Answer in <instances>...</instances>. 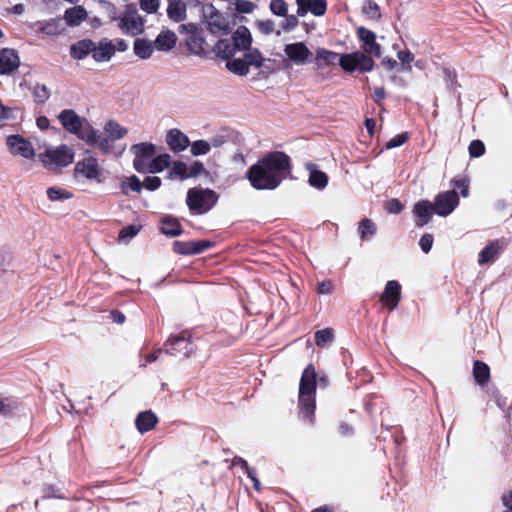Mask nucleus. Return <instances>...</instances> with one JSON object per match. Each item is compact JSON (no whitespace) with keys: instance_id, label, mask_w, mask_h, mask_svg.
<instances>
[{"instance_id":"obj_20","label":"nucleus","mask_w":512,"mask_h":512,"mask_svg":"<svg viewBox=\"0 0 512 512\" xmlns=\"http://www.w3.org/2000/svg\"><path fill=\"white\" fill-rule=\"evenodd\" d=\"M19 56L14 49H3L0 52V75H8L18 69Z\"/></svg>"},{"instance_id":"obj_23","label":"nucleus","mask_w":512,"mask_h":512,"mask_svg":"<svg viewBox=\"0 0 512 512\" xmlns=\"http://www.w3.org/2000/svg\"><path fill=\"white\" fill-rule=\"evenodd\" d=\"M231 41L236 51L249 50L252 45V36L249 29L245 26H239L232 34Z\"/></svg>"},{"instance_id":"obj_33","label":"nucleus","mask_w":512,"mask_h":512,"mask_svg":"<svg viewBox=\"0 0 512 512\" xmlns=\"http://www.w3.org/2000/svg\"><path fill=\"white\" fill-rule=\"evenodd\" d=\"M171 162V157L169 154H161L156 157H152V159L149 161V163L144 168V171L141 173H159L165 170Z\"/></svg>"},{"instance_id":"obj_63","label":"nucleus","mask_w":512,"mask_h":512,"mask_svg":"<svg viewBox=\"0 0 512 512\" xmlns=\"http://www.w3.org/2000/svg\"><path fill=\"white\" fill-rule=\"evenodd\" d=\"M433 240L434 239L432 234L425 233L424 235L421 236L419 240V245L424 253L430 252V250L432 249Z\"/></svg>"},{"instance_id":"obj_48","label":"nucleus","mask_w":512,"mask_h":512,"mask_svg":"<svg viewBox=\"0 0 512 512\" xmlns=\"http://www.w3.org/2000/svg\"><path fill=\"white\" fill-rule=\"evenodd\" d=\"M170 177H177L180 179L188 178V166L182 161H176L173 163L170 169Z\"/></svg>"},{"instance_id":"obj_17","label":"nucleus","mask_w":512,"mask_h":512,"mask_svg":"<svg viewBox=\"0 0 512 512\" xmlns=\"http://www.w3.org/2000/svg\"><path fill=\"white\" fill-rule=\"evenodd\" d=\"M297 16L303 17L308 12L314 16H323L327 11L326 0H296Z\"/></svg>"},{"instance_id":"obj_39","label":"nucleus","mask_w":512,"mask_h":512,"mask_svg":"<svg viewBox=\"0 0 512 512\" xmlns=\"http://www.w3.org/2000/svg\"><path fill=\"white\" fill-rule=\"evenodd\" d=\"M226 68L238 76H246L249 73V68L243 58L229 59L226 61Z\"/></svg>"},{"instance_id":"obj_46","label":"nucleus","mask_w":512,"mask_h":512,"mask_svg":"<svg viewBox=\"0 0 512 512\" xmlns=\"http://www.w3.org/2000/svg\"><path fill=\"white\" fill-rule=\"evenodd\" d=\"M142 187L143 184L141 183L140 179L135 175L130 176L127 179V181L121 183V191L125 195L129 193V190L139 193L141 192Z\"/></svg>"},{"instance_id":"obj_26","label":"nucleus","mask_w":512,"mask_h":512,"mask_svg":"<svg viewBox=\"0 0 512 512\" xmlns=\"http://www.w3.org/2000/svg\"><path fill=\"white\" fill-rule=\"evenodd\" d=\"M94 41L91 39H82L70 46V55L73 59L83 60L88 55L93 56Z\"/></svg>"},{"instance_id":"obj_14","label":"nucleus","mask_w":512,"mask_h":512,"mask_svg":"<svg viewBox=\"0 0 512 512\" xmlns=\"http://www.w3.org/2000/svg\"><path fill=\"white\" fill-rule=\"evenodd\" d=\"M209 240L200 241H174L173 251L179 255H196L212 247Z\"/></svg>"},{"instance_id":"obj_21","label":"nucleus","mask_w":512,"mask_h":512,"mask_svg":"<svg viewBox=\"0 0 512 512\" xmlns=\"http://www.w3.org/2000/svg\"><path fill=\"white\" fill-rule=\"evenodd\" d=\"M166 143L173 152H182L190 145L187 135L177 128L167 131Z\"/></svg>"},{"instance_id":"obj_29","label":"nucleus","mask_w":512,"mask_h":512,"mask_svg":"<svg viewBox=\"0 0 512 512\" xmlns=\"http://www.w3.org/2000/svg\"><path fill=\"white\" fill-rule=\"evenodd\" d=\"M186 4L183 0H168L167 16L174 22H182L186 19Z\"/></svg>"},{"instance_id":"obj_55","label":"nucleus","mask_w":512,"mask_h":512,"mask_svg":"<svg viewBox=\"0 0 512 512\" xmlns=\"http://www.w3.org/2000/svg\"><path fill=\"white\" fill-rule=\"evenodd\" d=\"M270 10L274 15L283 17L286 16L288 7L285 0H272L270 3Z\"/></svg>"},{"instance_id":"obj_8","label":"nucleus","mask_w":512,"mask_h":512,"mask_svg":"<svg viewBox=\"0 0 512 512\" xmlns=\"http://www.w3.org/2000/svg\"><path fill=\"white\" fill-rule=\"evenodd\" d=\"M180 32L187 33V38L185 40L186 47L190 53L201 56L207 53V43L202 34L198 31V28L195 24H182L180 26Z\"/></svg>"},{"instance_id":"obj_34","label":"nucleus","mask_w":512,"mask_h":512,"mask_svg":"<svg viewBox=\"0 0 512 512\" xmlns=\"http://www.w3.org/2000/svg\"><path fill=\"white\" fill-rule=\"evenodd\" d=\"M213 51L217 57L226 61L231 59L237 53L233 45V41H231L230 38L218 40L214 46Z\"/></svg>"},{"instance_id":"obj_24","label":"nucleus","mask_w":512,"mask_h":512,"mask_svg":"<svg viewBox=\"0 0 512 512\" xmlns=\"http://www.w3.org/2000/svg\"><path fill=\"white\" fill-rule=\"evenodd\" d=\"M502 250L503 246L499 240L491 241L480 251L478 255L479 265H485L494 262L499 257Z\"/></svg>"},{"instance_id":"obj_56","label":"nucleus","mask_w":512,"mask_h":512,"mask_svg":"<svg viewBox=\"0 0 512 512\" xmlns=\"http://www.w3.org/2000/svg\"><path fill=\"white\" fill-rule=\"evenodd\" d=\"M468 151L471 157H480L485 153V145L481 140H473L469 144Z\"/></svg>"},{"instance_id":"obj_31","label":"nucleus","mask_w":512,"mask_h":512,"mask_svg":"<svg viewBox=\"0 0 512 512\" xmlns=\"http://www.w3.org/2000/svg\"><path fill=\"white\" fill-rule=\"evenodd\" d=\"M160 231L168 237L180 236L183 233L181 224L171 216H164L160 221Z\"/></svg>"},{"instance_id":"obj_45","label":"nucleus","mask_w":512,"mask_h":512,"mask_svg":"<svg viewBox=\"0 0 512 512\" xmlns=\"http://www.w3.org/2000/svg\"><path fill=\"white\" fill-rule=\"evenodd\" d=\"M314 338H315V343L317 346L324 347L333 341L334 333L331 328H325V329L316 331Z\"/></svg>"},{"instance_id":"obj_3","label":"nucleus","mask_w":512,"mask_h":512,"mask_svg":"<svg viewBox=\"0 0 512 512\" xmlns=\"http://www.w3.org/2000/svg\"><path fill=\"white\" fill-rule=\"evenodd\" d=\"M62 127L85 143L95 142L96 129L84 117H80L73 109H64L58 115Z\"/></svg>"},{"instance_id":"obj_27","label":"nucleus","mask_w":512,"mask_h":512,"mask_svg":"<svg viewBox=\"0 0 512 512\" xmlns=\"http://www.w3.org/2000/svg\"><path fill=\"white\" fill-rule=\"evenodd\" d=\"M158 423V418L151 410L140 412L135 419L137 430L144 434L152 430Z\"/></svg>"},{"instance_id":"obj_22","label":"nucleus","mask_w":512,"mask_h":512,"mask_svg":"<svg viewBox=\"0 0 512 512\" xmlns=\"http://www.w3.org/2000/svg\"><path fill=\"white\" fill-rule=\"evenodd\" d=\"M114 56L112 40L102 38L98 43L94 42L93 60L96 62L109 61Z\"/></svg>"},{"instance_id":"obj_6","label":"nucleus","mask_w":512,"mask_h":512,"mask_svg":"<svg viewBox=\"0 0 512 512\" xmlns=\"http://www.w3.org/2000/svg\"><path fill=\"white\" fill-rule=\"evenodd\" d=\"M39 158L45 167H67L74 160V151L68 145L48 147L39 154Z\"/></svg>"},{"instance_id":"obj_57","label":"nucleus","mask_w":512,"mask_h":512,"mask_svg":"<svg viewBox=\"0 0 512 512\" xmlns=\"http://www.w3.org/2000/svg\"><path fill=\"white\" fill-rule=\"evenodd\" d=\"M139 6L147 14L156 13L160 6V0H139Z\"/></svg>"},{"instance_id":"obj_36","label":"nucleus","mask_w":512,"mask_h":512,"mask_svg":"<svg viewBox=\"0 0 512 512\" xmlns=\"http://www.w3.org/2000/svg\"><path fill=\"white\" fill-rule=\"evenodd\" d=\"M357 232L362 241L371 240L377 232V226L369 218H364L358 223Z\"/></svg>"},{"instance_id":"obj_28","label":"nucleus","mask_w":512,"mask_h":512,"mask_svg":"<svg viewBox=\"0 0 512 512\" xmlns=\"http://www.w3.org/2000/svg\"><path fill=\"white\" fill-rule=\"evenodd\" d=\"M177 42L176 34L171 30H162L156 37L154 43L155 49L158 51H170Z\"/></svg>"},{"instance_id":"obj_53","label":"nucleus","mask_w":512,"mask_h":512,"mask_svg":"<svg viewBox=\"0 0 512 512\" xmlns=\"http://www.w3.org/2000/svg\"><path fill=\"white\" fill-rule=\"evenodd\" d=\"M15 110L0 103V127L8 125L11 121L15 120Z\"/></svg>"},{"instance_id":"obj_4","label":"nucleus","mask_w":512,"mask_h":512,"mask_svg":"<svg viewBox=\"0 0 512 512\" xmlns=\"http://www.w3.org/2000/svg\"><path fill=\"white\" fill-rule=\"evenodd\" d=\"M218 195L211 189L191 188L187 192L186 203L193 215L209 212L217 203Z\"/></svg>"},{"instance_id":"obj_60","label":"nucleus","mask_w":512,"mask_h":512,"mask_svg":"<svg viewBox=\"0 0 512 512\" xmlns=\"http://www.w3.org/2000/svg\"><path fill=\"white\" fill-rule=\"evenodd\" d=\"M385 209L390 214H399L403 210V204L399 199L393 198L386 202Z\"/></svg>"},{"instance_id":"obj_30","label":"nucleus","mask_w":512,"mask_h":512,"mask_svg":"<svg viewBox=\"0 0 512 512\" xmlns=\"http://www.w3.org/2000/svg\"><path fill=\"white\" fill-rule=\"evenodd\" d=\"M154 49V43L145 38H136L133 44L134 54L142 60L149 59L152 56Z\"/></svg>"},{"instance_id":"obj_37","label":"nucleus","mask_w":512,"mask_h":512,"mask_svg":"<svg viewBox=\"0 0 512 512\" xmlns=\"http://www.w3.org/2000/svg\"><path fill=\"white\" fill-rule=\"evenodd\" d=\"M473 376L477 384L485 385L490 378L489 366L479 360H476L473 365Z\"/></svg>"},{"instance_id":"obj_12","label":"nucleus","mask_w":512,"mask_h":512,"mask_svg":"<svg viewBox=\"0 0 512 512\" xmlns=\"http://www.w3.org/2000/svg\"><path fill=\"white\" fill-rule=\"evenodd\" d=\"M135 157L133 160L134 169L141 173L156 153V146L152 143L142 142L131 147Z\"/></svg>"},{"instance_id":"obj_9","label":"nucleus","mask_w":512,"mask_h":512,"mask_svg":"<svg viewBox=\"0 0 512 512\" xmlns=\"http://www.w3.org/2000/svg\"><path fill=\"white\" fill-rule=\"evenodd\" d=\"M459 196L455 190L439 193L435 196L433 206L435 213L441 217H447L459 205Z\"/></svg>"},{"instance_id":"obj_58","label":"nucleus","mask_w":512,"mask_h":512,"mask_svg":"<svg viewBox=\"0 0 512 512\" xmlns=\"http://www.w3.org/2000/svg\"><path fill=\"white\" fill-rule=\"evenodd\" d=\"M408 133L403 132L392 137L386 144L387 150L402 146L408 140Z\"/></svg>"},{"instance_id":"obj_50","label":"nucleus","mask_w":512,"mask_h":512,"mask_svg":"<svg viewBox=\"0 0 512 512\" xmlns=\"http://www.w3.org/2000/svg\"><path fill=\"white\" fill-rule=\"evenodd\" d=\"M140 226L136 225H128L124 228H122L118 234V240L120 242H127L131 240L133 237H135L138 232L140 231Z\"/></svg>"},{"instance_id":"obj_41","label":"nucleus","mask_w":512,"mask_h":512,"mask_svg":"<svg viewBox=\"0 0 512 512\" xmlns=\"http://www.w3.org/2000/svg\"><path fill=\"white\" fill-rule=\"evenodd\" d=\"M339 57L340 55L338 53L325 48H319L316 50V61L318 66H321L322 62L325 64H333Z\"/></svg>"},{"instance_id":"obj_43","label":"nucleus","mask_w":512,"mask_h":512,"mask_svg":"<svg viewBox=\"0 0 512 512\" xmlns=\"http://www.w3.org/2000/svg\"><path fill=\"white\" fill-rule=\"evenodd\" d=\"M363 14L371 20H380L381 12L379 5L373 0H365L362 7Z\"/></svg>"},{"instance_id":"obj_5","label":"nucleus","mask_w":512,"mask_h":512,"mask_svg":"<svg viewBox=\"0 0 512 512\" xmlns=\"http://www.w3.org/2000/svg\"><path fill=\"white\" fill-rule=\"evenodd\" d=\"M163 349L170 356L189 358L196 351V346L192 341L191 333L182 331L179 334L171 335L164 342Z\"/></svg>"},{"instance_id":"obj_59","label":"nucleus","mask_w":512,"mask_h":512,"mask_svg":"<svg viewBox=\"0 0 512 512\" xmlns=\"http://www.w3.org/2000/svg\"><path fill=\"white\" fill-rule=\"evenodd\" d=\"M95 142L93 143H86L87 145L89 146H98V148L100 150H102L103 152L107 153L110 149V143H109V138H104L102 137V135L100 134L99 130L96 129V136H95Z\"/></svg>"},{"instance_id":"obj_64","label":"nucleus","mask_w":512,"mask_h":512,"mask_svg":"<svg viewBox=\"0 0 512 512\" xmlns=\"http://www.w3.org/2000/svg\"><path fill=\"white\" fill-rule=\"evenodd\" d=\"M16 408L15 402L5 399H0V414L3 416H9L13 413Z\"/></svg>"},{"instance_id":"obj_10","label":"nucleus","mask_w":512,"mask_h":512,"mask_svg":"<svg viewBox=\"0 0 512 512\" xmlns=\"http://www.w3.org/2000/svg\"><path fill=\"white\" fill-rule=\"evenodd\" d=\"M208 30L213 33H228L229 26L223 15L212 5L206 4L202 8Z\"/></svg>"},{"instance_id":"obj_18","label":"nucleus","mask_w":512,"mask_h":512,"mask_svg":"<svg viewBox=\"0 0 512 512\" xmlns=\"http://www.w3.org/2000/svg\"><path fill=\"white\" fill-rule=\"evenodd\" d=\"M357 34L359 39L362 41V49L364 52L370 55H374L376 57H379L381 55V47L376 42V34L365 28V27H359L357 29Z\"/></svg>"},{"instance_id":"obj_51","label":"nucleus","mask_w":512,"mask_h":512,"mask_svg":"<svg viewBox=\"0 0 512 512\" xmlns=\"http://www.w3.org/2000/svg\"><path fill=\"white\" fill-rule=\"evenodd\" d=\"M39 31L46 35L54 36L60 33V26L58 21L50 19L41 24Z\"/></svg>"},{"instance_id":"obj_15","label":"nucleus","mask_w":512,"mask_h":512,"mask_svg":"<svg viewBox=\"0 0 512 512\" xmlns=\"http://www.w3.org/2000/svg\"><path fill=\"white\" fill-rule=\"evenodd\" d=\"M401 300V285L396 280H390L386 283L384 291L380 296V301L389 311L397 308Z\"/></svg>"},{"instance_id":"obj_35","label":"nucleus","mask_w":512,"mask_h":512,"mask_svg":"<svg viewBox=\"0 0 512 512\" xmlns=\"http://www.w3.org/2000/svg\"><path fill=\"white\" fill-rule=\"evenodd\" d=\"M103 129L111 141L120 140L128 133V130L115 120H108Z\"/></svg>"},{"instance_id":"obj_49","label":"nucleus","mask_w":512,"mask_h":512,"mask_svg":"<svg viewBox=\"0 0 512 512\" xmlns=\"http://www.w3.org/2000/svg\"><path fill=\"white\" fill-rule=\"evenodd\" d=\"M190 151L193 156L206 155L210 151V143L207 140H196L191 144Z\"/></svg>"},{"instance_id":"obj_62","label":"nucleus","mask_w":512,"mask_h":512,"mask_svg":"<svg viewBox=\"0 0 512 512\" xmlns=\"http://www.w3.org/2000/svg\"><path fill=\"white\" fill-rule=\"evenodd\" d=\"M143 186L149 191H155L161 186V179L158 176H147Z\"/></svg>"},{"instance_id":"obj_40","label":"nucleus","mask_w":512,"mask_h":512,"mask_svg":"<svg viewBox=\"0 0 512 512\" xmlns=\"http://www.w3.org/2000/svg\"><path fill=\"white\" fill-rule=\"evenodd\" d=\"M356 57L357 70L359 72H370L374 69V60L370 55H367L366 52L357 51Z\"/></svg>"},{"instance_id":"obj_32","label":"nucleus","mask_w":512,"mask_h":512,"mask_svg":"<svg viewBox=\"0 0 512 512\" xmlns=\"http://www.w3.org/2000/svg\"><path fill=\"white\" fill-rule=\"evenodd\" d=\"M87 18V11L83 6H74L64 13L66 24L71 27L79 26Z\"/></svg>"},{"instance_id":"obj_52","label":"nucleus","mask_w":512,"mask_h":512,"mask_svg":"<svg viewBox=\"0 0 512 512\" xmlns=\"http://www.w3.org/2000/svg\"><path fill=\"white\" fill-rule=\"evenodd\" d=\"M442 71H443V76H444L446 86L449 89L455 91L456 88L458 87L457 75H456L455 70H453L449 67H443Z\"/></svg>"},{"instance_id":"obj_13","label":"nucleus","mask_w":512,"mask_h":512,"mask_svg":"<svg viewBox=\"0 0 512 512\" xmlns=\"http://www.w3.org/2000/svg\"><path fill=\"white\" fill-rule=\"evenodd\" d=\"M6 144L13 155L21 156L26 159H31L35 155L30 141L21 135L16 134L8 136Z\"/></svg>"},{"instance_id":"obj_16","label":"nucleus","mask_w":512,"mask_h":512,"mask_svg":"<svg viewBox=\"0 0 512 512\" xmlns=\"http://www.w3.org/2000/svg\"><path fill=\"white\" fill-rule=\"evenodd\" d=\"M284 53L296 65L305 64L312 56V52L303 42L286 44Z\"/></svg>"},{"instance_id":"obj_44","label":"nucleus","mask_w":512,"mask_h":512,"mask_svg":"<svg viewBox=\"0 0 512 512\" xmlns=\"http://www.w3.org/2000/svg\"><path fill=\"white\" fill-rule=\"evenodd\" d=\"M356 52L348 53V54H342L339 57V65L340 67L349 73H352L357 70V64H356Z\"/></svg>"},{"instance_id":"obj_47","label":"nucleus","mask_w":512,"mask_h":512,"mask_svg":"<svg viewBox=\"0 0 512 512\" xmlns=\"http://www.w3.org/2000/svg\"><path fill=\"white\" fill-rule=\"evenodd\" d=\"M47 196L51 201H63L70 199L72 194L69 191L59 187H50L47 189Z\"/></svg>"},{"instance_id":"obj_19","label":"nucleus","mask_w":512,"mask_h":512,"mask_svg":"<svg viewBox=\"0 0 512 512\" xmlns=\"http://www.w3.org/2000/svg\"><path fill=\"white\" fill-rule=\"evenodd\" d=\"M435 212L433 203L428 200H421L413 207V214L415 216V225L419 228L428 224Z\"/></svg>"},{"instance_id":"obj_7","label":"nucleus","mask_w":512,"mask_h":512,"mask_svg":"<svg viewBox=\"0 0 512 512\" xmlns=\"http://www.w3.org/2000/svg\"><path fill=\"white\" fill-rule=\"evenodd\" d=\"M74 175L75 178H83L97 183H103L105 180L98 161L93 156L78 161L74 167Z\"/></svg>"},{"instance_id":"obj_11","label":"nucleus","mask_w":512,"mask_h":512,"mask_svg":"<svg viewBox=\"0 0 512 512\" xmlns=\"http://www.w3.org/2000/svg\"><path fill=\"white\" fill-rule=\"evenodd\" d=\"M144 23V18L138 14L136 9H132L127 10L120 18L119 28L124 34L136 36L144 31Z\"/></svg>"},{"instance_id":"obj_25","label":"nucleus","mask_w":512,"mask_h":512,"mask_svg":"<svg viewBox=\"0 0 512 512\" xmlns=\"http://www.w3.org/2000/svg\"><path fill=\"white\" fill-rule=\"evenodd\" d=\"M306 169L309 171L308 183L311 187L323 190L328 184V176L325 172L318 169V165L307 163Z\"/></svg>"},{"instance_id":"obj_54","label":"nucleus","mask_w":512,"mask_h":512,"mask_svg":"<svg viewBox=\"0 0 512 512\" xmlns=\"http://www.w3.org/2000/svg\"><path fill=\"white\" fill-rule=\"evenodd\" d=\"M454 188L460 189L461 195L466 198L469 196V181L465 177H455L451 180Z\"/></svg>"},{"instance_id":"obj_1","label":"nucleus","mask_w":512,"mask_h":512,"mask_svg":"<svg viewBox=\"0 0 512 512\" xmlns=\"http://www.w3.org/2000/svg\"><path fill=\"white\" fill-rule=\"evenodd\" d=\"M291 159L281 151H272L250 166L246 177L255 190H275L291 174Z\"/></svg>"},{"instance_id":"obj_42","label":"nucleus","mask_w":512,"mask_h":512,"mask_svg":"<svg viewBox=\"0 0 512 512\" xmlns=\"http://www.w3.org/2000/svg\"><path fill=\"white\" fill-rule=\"evenodd\" d=\"M34 101L38 104H44L50 98V90L45 84L36 83L32 88Z\"/></svg>"},{"instance_id":"obj_38","label":"nucleus","mask_w":512,"mask_h":512,"mask_svg":"<svg viewBox=\"0 0 512 512\" xmlns=\"http://www.w3.org/2000/svg\"><path fill=\"white\" fill-rule=\"evenodd\" d=\"M247 63L248 68L253 66L255 68H260L264 62L265 58L262 53L257 48H249V50L244 51V58Z\"/></svg>"},{"instance_id":"obj_61","label":"nucleus","mask_w":512,"mask_h":512,"mask_svg":"<svg viewBox=\"0 0 512 512\" xmlns=\"http://www.w3.org/2000/svg\"><path fill=\"white\" fill-rule=\"evenodd\" d=\"M235 6L238 12L245 14H249L255 9V4L249 0H237Z\"/></svg>"},{"instance_id":"obj_2","label":"nucleus","mask_w":512,"mask_h":512,"mask_svg":"<svg viewBox=\"0 0 512 512\" xmlns=\"http://www.w3.org/2000/svg\"><path fill=\"white\" fill-rule=\"evenodd\" d=\"M316 389L315 368L313 365H308L304 369L299 383L298 407L300 419L309 425L315 423Z\"/></svg>"}]
</instances>
